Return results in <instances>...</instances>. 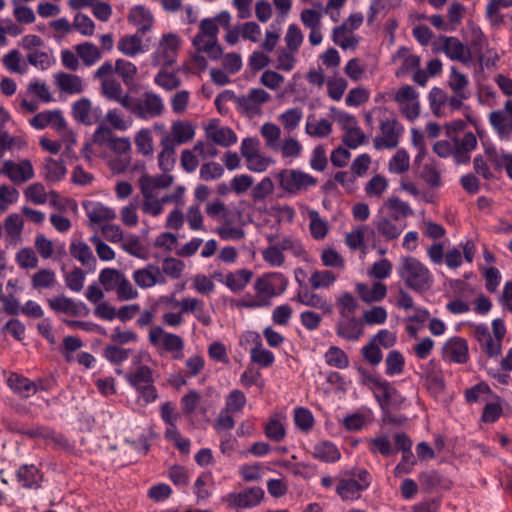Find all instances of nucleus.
<instances>
[{
  "instance_id": "obj_13",
  "label": "nucleus",
  "mask_w": 512,
  "mask_h": 512,
  "mask_svg": "<svg viewBox=\"0 0 512 512\" xmlns=\"http://www.w3.org/2000/svg\"><path fill=\"white\" fill-rule=\"evenodd\" d=\"M264 490L260 487H249L240 492L227 494L223 501L229 508L236 510L250 509L258 506L264 498Z\"/></svg>"
},
{
  "instance_id": "obj_21",
  "label": "nucleus",
  "mask_w": 512,
  "mask_h": 512,
  "mask_svg": "<svg viewBox=\"0 0 512 512\" xmlns=\"http://www.w3.org/2000/svg\"><path fill=\"white\" fill-rule=\"evenodd\" d=\"M205 131L207 138L219 146L229 147L237 142L236 133L230 127L220 124L218 120H211Z\"/></svg>"
},
{
  "instance_id": "obj_43",
  "label": "nucleus",
  "mask_w": 512,
  "mask_h": 512,
  "mask_svg": "<svg viewBox=\"0 0 512 512\" xmlns=\"http://www.w3.org/2000/svg\"><path fill=\"white\" fill-rule=\"evenodd\" d=\"M255 338V345L250 350L251 361L263 368L270 367L275 361L274 354L263 346L258 334L255 335Z\"/></svg>"
},
{
  "instance_id": "obj_20",
  "label": "nucleus",
  "mask_w": 512,
  "mask_h": 512,
  "mask_svg": "<svg viewBox=\"0 0 512 512\" xmlns=\"http://www.w3.org/2000/svg\"><path fill=\"white\" fill-rule=\"evenodd\" d=\"M29 124L36 130H43L50 127L56 131H62L66 126V120L58 109L42 111L31 119Z\"/></svg>"
},
{
  "instance_id": "obj_55",
  "label": "nucleus",
  "mask_w": 512,
  "mask_h": 512,
  "mask_svg": "<svg viewBox=\"0 0 512 512\" xmlns=\"http://www.w3.org/2000/svg\"><path fill=\"white\" fill-rule=\"evenodd\" d=\"M308 218L310 220L309 229L314 239L321 240L328 234V223L322 219L319 212L314 209L307 208Z\"/></svg>"
},
{
  "instance_id": "obj_60",
  "label": "nucleus",
  "mask_w": 512,
  "mask_h": 512,
  "mask_svg": "<svg viewBox=\"0 0 512 512\" xmlns=\"http://www.w3.org/2000/svg\"><path fill=\"white\" fill-rule=\"evenodd\" d=\"M105 121L117 131H126L128 130L132 124L133 120L131 117L126 116L119 109L114 108L108 110L105 116Z\"/></svg>"
},
{
  "instance_id": "obj_26",
  "label": "nucleus",
  "mask_w": 512,
  "mask_h": 512,
  "mask_svg": "<svg viewBox=\"0 0 512 512\" xmlns=\"http://www.w3.org/2000/svg\"><path fill=\"white\" fill-rule=\"evenodd\" d=\"M54 83L60 92L69 95L80 94L84 90L83 79L75 74L58 72L54 74Z\"/></svg>"
},
{
  "instance_id": "obj_14",
  "label": "nucleus",
  "mask_w": 512,
  "mask_h": 512,
  "mask_svg": "<svg viewBox=\"0 0 512 512\" xmlns=\"http://www.w3.org/2000/svg\"><path fill=\"white\" fill-rule=\"evenodd\" d=\"M165 105L163 99L154 92H145L137 99L135 116L141 120H150L163 114Z\"/></svg>"
},
{
  "instance_id": "obj_10",
  "label": "nucleus",
  "mask_w": 512,
  "mask_h": 512,
  "mask_svg": "<svg viewBox=\"0 0 512 512\" xmlns=\"http://www.w3.org/2000/svg\"><path fill=\"white\" fill-rule=\"evenodd\" d=\"M271 95L263 88H251L247 94L236 97L237 109L249 117L262 112L263 105L271 101Z\"/></svg>"
},
{
  "instance_id": "obj_4",
  "label": "nucleus",
  "mask_w": 512,
  "mask_h": 512,
  "mask_svg": "<svg viewBox=\"0 0 512 512\" xmlns=\"http://www.w3.org/2000/svg\"><path fill=\"white\" fill-rule=\"evenodd\" d=\"M283 197L298 196L315 187L317 179L300 169H283L275 174Z\"/></svg>"
},
{
  "instance_id": "obj_27",
  "label": "nucleus",
  "mask_w": 512,
  "mask_h": 512,
  "mask_svg": "<svg viewBox=\"0 0 512 512\" xmlns=\"http://www.w3.org/2000/svg\"><path fill=\"white\" fill-rule=\"evenodd\" d=\"M16 479L24 489H38L43 480L42 472L33 464H25L18 468Z\"/></svg>"
},
{
  "instance_id": "obj_40",
  "label": "nucleus",
  "mask_w": 512,
  "mask_h": 512,
  "mask_svg": "<svg viewBox=\"0 0 512 512\" xmlns=\"http://www.w3.org/2000/svg\"><path fill=\"white\" fill-rule=\"evenodd\" d=\"M312 455L315 459L325 463H335L341 458L340 450L330 441H321L315 444Z\"/></svg>"
},
{
  "instance_id": "obj_45",
  "label": "nucleus",
  "mask_w": 512,
  "mask_h": 512,
  "mask_svg": "<svg viewBox=\"0 0 512 512\" xmlns=\"http://www.w3.org/2000/svg\"><path fill=\"white\" fill-rule=\"evenodd\" d=\"M173 200H176V196L163 195L161 197H158V195H156L143 198L142 211L145 214L157 217L160 214H162L164 210V204L172 202Z\"/></svg>"
},
{
  "instance_id": "obj_52",
  "label": "nucleus",
  "mask_w": 512,
  "mask_h": 512,
  "mask_svg": "<svg viewBox=\"0 0 512 512\" xmlns=\"http://www.w3.org/2000/svg\"><path fill=\"white\" fill-rule=\"evenodd\" d=\"M137 393L136 403L141 407L154 403L158 399V391L154 382L131 386Z\"/></svg>"
},
{
  "instance_id": "obj_6",
  "label": "nucleus",
  "mask_w": 512,
  "mask_h": 512,
  "mask_svg": "<svg viewBox=\"0 0 512 512\" xmlns=\"http://www.w3.org/2000/svg\"><path fill=\"white\" fill-rule=\"evenodd\" d=\"M181 37L172 32L164 33L155 44L150 54V61L154 67L167 68L172 66L177 59L182 46Z\"/></svg>"
},
{
  "instance_id": "obj_59",
  "label": "nucleus",
  "mask_w": 512,
  "mask_h": 512,
  "mask_svg": "<svg viewBox=\"0 0 512 512\" xmlns=\"http://www.w3.org/2000/svg\"><path fill=\"white\" fill-rule=\"evenodd\" d=\"M161 151L158 154V165L164 172H169L175 165V147L166 140H160Z\"/></svg>"
},
{
  "instance_id": "obj_23",
  "label": "nucleus",
  "mask_w": 512,
  "mask_h": 512,
  "mask_svg": "<svg viewBox=\"0 0 512 512\" xmlns=\"http://www.w3.org/2000/svg\"><path fill=\"white\" fill-rule=\"evenodd\" d=\"M195 136L194 126L184 120H177L172 123L169 134H165L161 140H168L175 148L181 144L187 143Z\"/></svg>"
},
{
  "instance_id": "obj_38",
  "label": "nucleus",
  "mask_w": 512,
  "mask_h": 512,
  "mask_svg": "<svg viewBox=\"0 0 512 512\" xmlns=\"http://www.w3.org/2000/svg\"><path fill=\"white\" fill-rule=\"evenodd\" d=\"M374 225L378 233L387 241L397 239L406 227L404 223H398L394 218L389 219L383 216L377 217Z\"/></svg>"
},
{
  "instance_id": "obj_42",
  "label": "nucleus",
  "mask_w": 512,
  "mask_h": 512,
  "mask_svg": "<svg viewBox=\"0 0 512 512\" xmlns=\"http://www.w3.org/2000/svg\"><path fill=\"white\" fill-rule=\"evenodd\" d=\"M231 14L228 11H221L216 15V20L226 30L224 40L229 45H235L242 37L241 25L231 26Z\"/></svg>"
},
{
  "instance_id": "obj_19",
  "label": "nucleus",
  "mask_w": 512,
  "mask_h": 512,
  "mask_svg": "<svg viewBox=\"0 0 512 512\" xmlns=\"http://www.w3.org/2000/svg\"><path fill=\"white\" fill-rule=\"evenodd\" d=\"M132 279L141 289H148L157 284H164L166 282L160 267L155 264H148L143 268L134 270Z\"/></svg>"
},
{
  "instance_id": "obj_41",
  "label": "nucleus",
  "mask_w": 512,
  "mask_h": 512,
  "mask_svg": "<svg viewBox=\"0 0 512 512\" xmlns=\"http://www.w3.org/2000/svg\"><path fill=\"white\" fill-rule=\"evenodd\" d=\"M70 253L73 258L81 262L84 266L94 268L96 259L89 245L82 240H73L70 244Z\"/></svg>"
},
{
  "instance_id": "obj_51",
  "label": "nucleus",
  "mask_w": 512,
  "mask_h": 512,
  "mask_svg": "<svg viewBox=\"0 0 512 512\" xmlns=\"http://www.w3.org/2000/svg\"><path fill=\"white\" fill-rule=\"evenodd\" d=\"M389 188L388 179L380 174L374 175L365 185L364 191L369 198L380 199Z\"/></svg>"
},
{
  "instance_id": "obj_49",
  "label": "nucleus",
  "mask_w": 512,
  "mask_h": 512,
  "mask_svg": "<svg viewBox=\"0 0 512 512\" xmlns=\"http://www.w3.org/2000/svg\"><path fill=\"white\" fill-rule=\"evenodd\" d=\"M348 88L347 80L339 74L327 77L326 89L328 97L333 101H340Z\"/></svg>"
},
{
  "instance_id": "obj_57",
  "label": "nucleus",
  "mask_w": 512,
  "mask_h": 512,
  "mask_svg": "<svg viewBox=\"0 0 512 512\" xmlns=\"http://www.w3.org/2000/svg\"><path fill=\"white\" fill-rule=\"evenodd\" d=\"M448 85L455 94L461 95L462 97H469L467 90L469 80L465 74L458 71L455 67H451Z\"/></svg>"
},
{
  "instance_id": "obj_50",
  "label": "nucleus",
  "mask_w": 512,
  "mask_h": 512,
  "mask_svg": "<svg viewBox=\"0 0 512 512\" xmlns=\"http://www.w3.org/2000/svg\"><path fill=\"white\" fill-rule=\"evenodd\" d=\"M75 51L83 63L88 67L94 65L102 57L100 49L91 42L76 45Z\"/></svg>"
},
{
  "instance_id": "obj_29",
  "label": "nucleus",
  "mask_w": 512,
  "mask_h": 512,
  "mask_svg": "<svg viewBox=\"0 0 512 512\" xmlns=\"http://www.w3.org/2000/svg\"><path fill=\"white\" fill-rule=\"evenodd\" d=\"M36 254L43 260H48L56 255H62L65 251V245L61 242H54L44 234H37L34 239Z\"/></svg>"
},
{
  "instance_id": "obj_56",
  "label": "nucleus",
  "mask_w": 512,
  "mask_h": 512,
  "mask_svg": "<svg viewBox=\"0 0 512 512\" xmlns=\"http://www.w3.org/2000/svg\"><path fill=\"white\" fill-rule=\"evenodd\" d=\"M373 231L368 225H360L346 234L345 241L351 250H357L364 246L365 239Z\"/></svg>"
},
{
  "instance_id": "obj_36",
  "label": "nucleus",
  "mask_w": 512,
  "mask_h": 512,
  "mask_svg": "<svg viewBox=\"0 0 512 512\" xmlns=\"http://www.w3.org/2000/svg\"><path fill=\"white\" fill-rule=\"evenodd\" d=\"M129 21L137 27L138 32L145 34L151 30L154 24L153 14L149 9L142 5L133 7L129 12Z\"/></svg>"
},
{
  "instance_id": "obj_8",
  "label": "nucleus",
  "mask_w": 512,
  "mask_h": 512,
  "mask_svg": "<svg viewBox=\"0 0 512 512\" xmlns=\"http://www.w3.org/2000/svg\"><path fill=\"white\" fill-rule=\"evenodd\" d=\"M241 154L246 161L248 170L255 173L265 172L273 163L270 157L260 152V142L257 138H244L241 143Z\"/></svg>"
},
{
  "instance_id": "obj_48",
  "label": "nucleus",
  "mask_w": 512,
  "mask_h": 512,
  "mask_svg": "<svg viewBox=\"0 0 512 512\" xmlns=\"http://www.w3.org/2000/svg\"><path fill=\"white\" fill-rule=\"evenodd\" d=\"M252 272L247 269H240L235 272L228 273L224 280L226 286L233 292L243 290L252 278Z\"/></svg>"
},
{
  "instance_id": "obj_31",
  "label": "nucleus",
  "mask_w": 512,
  "mask_h": 512,
  "mask_svg": "<svg viewBox=\"0 0 512 512\" xmlns=\"http://www.w3.org/2000/svg\"><path fill=\"white\" fill-rule=\"evenodd\" d=\"M286 416L277 412L272 414L264 425L265 436L273 442H281L286 437Z\"/></svg>"
},
{
  "instance_id": "obj_24",
  "label": "nucleus",
  "mask_w": 512,
  "mask_h": 512,
  "mask_svg": "<svg viewBox=\"0 0 512 512\" xmlns=\"http://www.w3.org/2000/svg\"><path fill=\"white\" fill-rule=\"evenodd\" d=\"M392 62L398 65L395 72L397 77H402L420 66L419 56L412 54L410 50L405 47L399 48L392 55Z\"/></svg>"
},
{
  "instance_id": "obj_58",
  "label": "nucleus",
  "mask_w": 512,
  "mask_h": 512,
  "mask_svg": "<svg viewBox=\"0 0 512 512\" xmlns=\"http://www.w3.org/2000/svg\"><path fill=\"white\" fill-rule=\"evenodd\" d=\"M337 280V276L330 270H316L310 278L309 283L315 290L317 289H329L332 287Z\"/></svg>"
},
{
  "instance_id": "obj_5",
  "label": "nucleus",
  "mask_w": 512,
  "mask_h": 512,
  "mask_svg": "<svg viewBox=\"0 0 512 512\" xmlns=\"http://www.w3.org/2000/svg\"><path fill=\"white\" fill-rule=\"evenodd\" d=\"M372 483V476L366 469H353L338 480L336 492L343 501L358 500Z\"/></svg>"
},
{
  "instance_id": "obj_7",
  "label": "nucleus",
  "mask_w": 512,
  "mask_h": 512,
  "mask_svg": "<svg viewBox=\"0 0 512 512\" xmlns=\"http://www.w3.org/2000/svg\"><path fill=\"white\" fill-rule=\"evenodd\" d=\"M148 340L156 349L171 353L175 359H181L183 356V339L177 334L167 332L161 326H154L150 329Z\"/></svg>"
},
{
  "instance_id": "obj_61",
  "label": "nucleus",
  "mask_w": 512,
  "mask_h": 512,
  "mask_svg": "<svg viewBox=\"0 0 512 512\" xmlns=\"http://www.w3.org/2000/svg\"><path fill=\"white\" fill-rule=\"evenodd\" d=\"M303 118V110L299 107L286 109L278 116V120L283 126L284 130L288 132L294 131L300 124Z\"/></svg>"
},
{
  "instance_id": "obj_1",
  "label": "nucleus",
  "mask_w": 512,
  "mask_h": 512,
  "mask_svg": "<svg viewBox=\"0 0 512 512\" xmlns=\"http://www.w3.org/2000/svg\"><path fill=\"white\" fill-rule=\"evenodd\" d=\"M397 272L404 284L414 291L424 292L433 284V276L428 267L413 256L402 257Z\"/></svg>"
},
{
  "instance_id": "obj_17",
  "label": "nucleus",
  "mask_w": 512,
  "mask_h": 512,
  "mask_svg": "<svg viewBox=\"0 0 512 512\" xmlns=\"http://www.w3.org/2000/svg\"><path fill=\"white\" fill-rule=\"evenodd\" d=\"M439 49L451 60L467 64L472 60V53L468 46L456 37H442L439 39Z\"/></svg>"
},
{
  "instance_id": "obj_33",
  "label": "nucleus",
  "mask_w": 512,
  "mask_h": 512,
  "mask_svg": "<svg viewBox=\"0 0 512 512\" xmlns=\"http://www.w3.org/2000/svg\"><path fill=\"white\" fill-rule=\"evenodd\" d=\"M117 49L123 55L130 58H135L148 50L138 34L122 36L117 43Z\"/></svg>"
},
{
  "instance_id": "obj_35",
  "label": "nucleus",
  "mask_w": 512,
  "mask_h": 512,
  "mask_svg": "<svg viewBox=\"0 0 512 512\" xmlns=\"http://www.w3.org/2000/svg\"><path fill=\"white\" fill-rule=\"evenodd\" d=\"M477 138L472 132H467L462 138L455 137V162L458 164L467 163L470 160V154L477 147Z\"/></svg>"
},
{
  "instance_id": "obj_15",
  "label": "nucleus",
  "mask_w": 512,
  "mask_h": 512,
  "mask_svg": "<svg viewBox=\"0 0 512 512\" xmlns=\"http://www.w3.org/2000/svg\"><path fill=\"white\" fill-rule=\"evenodd\" d=\"M442 358L447 362L466 364L470 358L467 340L459 336L447 339L442 346Z\"/></svg>"
},
{
  "instance_id": "obj_30",
  "label": "nucleus",
  "mask_w": 512,
  "mask_h": 512,
  "mask_svg": "<svg viewBox=\"0 0 512 512\" xmlns=\"http://www.w3.org/2000/svg\"><path fill=\"white\" fill-rule=\"evenodd\" d=\"M49 307L57 313H65L70 316H80L86 310L85 304L75 302L73 299L64 295L48 299Z\"/></svg>"
},
{
  "instance_id": "obj_3",
  "label": "nucleus",
  "mask_w": 512,
  "mask_h": 512,
  "mask_svg": "<svg viewBox=\"0 0 512 512\" xmlns=\"http://www.w3.org/2000/svg\"><path fill=\"white\" fill-rule=\"evenodd\" d=\"M219 23L216 16L204 18L199 24V31L193 38V46L198 52L205 53L213 60L219 59L223 50L218 42Z\"/></svg>"
},
{
  "instance_id": "obj_54",
  "label": "nucleus",
  "mask_w": 512,
  "mask_h": 512,
  "mask_svg": "<svg viewBox=\"0 0 512 512\" xmlns=\"http://www.w3.org/2000/svg\"><path fill=\"white\" fill-rule=\"evenodd\" d=\"M136 150L143 156H151L154 152L152 131L149 128H141L134 137Z\"/></svg>"
},
{
  "instance_id": "obj_63",
  "label": "nucleus",
  "mask_w": 512,
  "mask_h": 512,
  "mask_svg": "<svg viewBox=\"0 0 512 512\" xmlns=\"http://www.w3.org/2000/svg\"><path fill=\"white\" fill-rule=\"evenodd\" d=\"M246 403L245 394L239 389H233L226 395L223 409L237 415L242 413Z\"/></svg>"
},
{
  "instance_id": "obj_37",
  "label": "nucleus",
  "mask_w": 512,
  "mask_h": 512,
  "mask_svg": "<svg viewBox=\"0 0 512 512\" xmlns=\"http://www.w3.org/2000/svg\"><path fill=\"white\" fill-rule=\"evenodd\" d=\"M489 122L502 140L511 137L512 116L503 110H495L489 114Z\"/></svg>"
},
{
  "instance_id": "obj_11",
  "label": "nucleus",
  "mask_w": 512,
  "mask_h": 512,
  "mask_svg": "<svg viewBox=\"0 0 512 512\" xmlns=\"http://www.w3.org/2000/svg\"><path fill=\"white\" fill-rule=\"evenodd\" d=\"M401 114L410 121L417 119L420 115L419 93L411 85L400 87L393 96Z\"/></svg>"
},
{
  "instance_id": "obj_28",
  "label": "nucleus",
  "mask_w": 512,
  "mask_h": 512,
  "mask_svg": "<svg viewBox=\"0 0 512 512\" xmlns=\"http://www.w3.org/2000/svg\"><path fill=\"white\" fill-rule=\"evenodd\" d=\"M355 290L359 298L367 304L382 301L387 295V287L381 282H374L371 286L366 283L358 282Z\"/></svg>"
},
{
  "instance_id": "obj_47",
  "label": "nucleus",
  "mask_w": 512,
  "mask_h": 512,
  "mask_svg": "<svg viewBox=\"0 0 512 512\" xmlns=\"http://www.w3.org/2000/svg\"><path fill=\"white\" fill-rule=\"evenodd\" d=\"M67 173L65 163L61 159L47 158L44 162V178L49 182H60Z\"/></svg>"
},
{
  "instance_id": "obj_16",
  "label": "nucleus",
  "mask_w": 512,
  "mask_h": 512,
  "mask_svg": "<svg viewBox=\"0 0 512 512\" xmlns=\"http://www.w3.org/2000/svg\"><path fill=\"white\" fill-rule=\"evenodd\" d=\"M71 113L73 118L86 126L97 124L102 118L100 106L93 105L90 99L83 97L72 105Z\"/></svg>"
},
{
  "instance_id": "obj_44",
  "label": "nucleus",
  "mask_w": 512,
  "mask_h": 512,
  "mask_svg": "<svg viewBox=\"0 0 512 512\" xmlns=\"http://www.w3.org/2000/svg\"><path fill=\"white\" fill-rule=\"evenodd\" d=\"M31 285L36 290L54 289L58 285L56 273L49 268H42L31 277Z\"/></svg>"
},
{
  "instance_id": "obj_34",
  "label": "nucleus",
  "mask_w": 512,
  "mask_h": 512,
  "mask_svg": "<svg viewBox=\"0 0 512 512\" xmlns=\"http://www.w3.org/2000/svg\"><path fill=\"white\" fill-rule=\"evenodd\" d=\"M7 384L15 393L27 398L39 390L41 381L34 382L24 376L12 373L7 379Z\"/></svg>"
},
{
  "instance_id": "obj_32",
  "label": "nucleus",
  "mask_w": 512,
  "mask_h": 512,
  "mask_svg": "<svg viewBox=\"0 0 512 512\" xmlns=\"http://www.w3.org/2000/svg\"><path fill=\"white\" fill-rule=\"evenodd\" d=\"M25 434L30 438L42 440L49 446L62 447L67 445V440L62 434L57 433L48 427H33L28 429Z\"/></svg>"
},
{
  "instance_id": "obj_2",
  "label": "nucleus",
  "mask_w": 512,
  "mask_h": 512,
  "mask_svg": "<svg viewBox=\"0 0 512 512\" xmlns=\"http://www.w3.org/2000/svg\"><path fill=\"white\" fill-rule=\"evenodd\" d=\"M287 285L288 280L282 273H266L254 282L255 299L243 303V306L247 308L266 306L273 297L281 295L286 290Z\"/></svg>"
},
{
  "instance_id": "obj_12",
  "label": "nucleus",
  "mask_w": 512,
  "mask_h": 512,
  "mask_svg": "<svg viewBox=\"0 0 512 512\" xmlns=\"http://www.w3.org/2000/svg\"><path fill=\"white\" fill-rule=\"evenodd\" d=\"M402 132L403 127L395 117L385 116L381 120L380 133L374 138L375 148L378 150L395 148Z\"/></svg>"
},
{
  "instance_id": "obj_22",
  "label": "nucleus",
  "mask_w": 512,
  "mask_h": 512,
  "mask_svg": "<svg viewBox=\"0 0 512 512\" xmlns=\"http://www.w3.org/2000/svg\"><path fill=\"white\" fill-rule=\"evenodd\" d=\"M364 333V325L354 315L339 317L336 324V334L347 341H358Z\"/></svg>"
},
{
  "instance_id": "obj_18",
  "label": "nucleus",
  "mask_w": 512,
  "mask_h": 512,
  "mask_svg": "<svg viewBox=\"0 0 512 512\" xmlns=\"http://www.w3.org/2000/svg\"><path fill=\"white\" fill-rule=\"evenodd\" d=\"M82 207L91 226H100L105 222L114 220L117 216L112 208L99 201L85 200L82 202Z\"/></svg>"
},
{
  "instance_id": "obj_39",
  "label": "nucleus",
  "mask_w": 512,
  "mask_h": 512,
  "mask_svg": "<svg viewBox=\"0 0 512 512\" xmlns=\"http://www.w3.org/2000/svg\"><path fill=\"white\" fill-rule=\"evenodd\" d=\"M332 40L343 50H354L357 48L360 38L351 29L341 24L332 30Z\"/></svg>"
},
{
  "instance_id": "obj_9",
  "label": "nucleus",
  "mask_w": 512,
  "mask_h": 512,
  "mask_svg": "<svg viewBox=\"0 0 512 512\" xmlns=\"http://www.w3.org/2000/svg\"><path fill=\"white\" fill-rule=\"evenodd\" d=\"M0 174L7 177L14 185H22L35 177L32 162L23 158L18 161L11 159L1 163Z\"/></svg>"
},
{
  "instance_id": "obj_46",
  "label": "nucleus",
  "mask_w": 512,
  "mask_h": 512,
  "mask_svg": "<svg viewBox=\"0 0 512 512\" xmlns=\"http://www.w3.org/2000/svg\"><path fill=\"white\" fill-rule=\"evenodd\" d=\"M305 132L312 137L325 138L332 132V123L328 119H317L314 116H308Z\"/></svg>"
},
{
  "instance_id": "obj_62",
  "label": "nucleus",
  "mask_w": 512,
  "mask_h": 512,
  "mask_svg": "<svg viewBox=\"0 0 512 512\" xmlns=\"http://www.w3.org/2000/svg\"><path fill=\"white\" fill-rule=\"evenodd\" d=\"M123 275L124 274L117 269L104 268L98 275V281L103 286L105 291H116Z\"/></svg>"
},
{
  "instance_id": "obj_25",
  "label": "nucleus",
  "mask_w": 512,
  "mask_h": 512,
  "mask_svg": "<svg viewBox=\"0 0 512 512\" xmlns=\"http://www.w3.org/2000/svg\"><path fill=\"white\" fill-rule=\"evenodd\" d=\"M124 378L130 386L154 382L153 370L141 364L138 357L133 358L132 367L124 374Z\"/></svg>"
},
{
  "instance_id": "obj_64",
  "label": "nucleus",
  "mask_w": 512,
  "mask_h": 512,
  "mask_svg": "<svg viewBox=\"0 0 512 512\" xmlns=\"http://www.w3.org/2000/svg\"><path fill=\"white\" fill-rule=\"evenodd\" d=\"M339 317L353 316L358 308L356 298L350 292H343L336 297L335 302Z\"/></svg>"
},
{
  "instance_id": "obj_53",
  "label": "nucleus",
  "mask_w": 512,
  "mask_h": 512,
  "mask_svg": "<svg viewBox=\"0 0 512 512\" xmlns=\"http://www.w3.org/2000/svg\"><path fill=\"white\" fill-rule=\"evenodd\" d=\"M137 393L136 403L141 407L154 403L158 399V391L154 382L131 386Z\"/></svg>"
}]
</instances>
